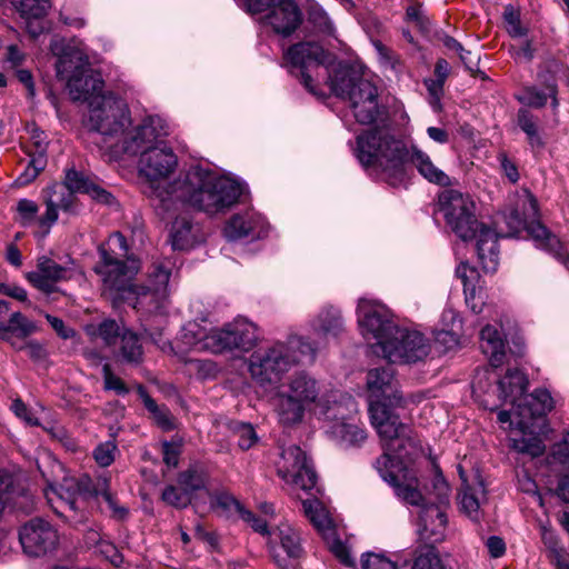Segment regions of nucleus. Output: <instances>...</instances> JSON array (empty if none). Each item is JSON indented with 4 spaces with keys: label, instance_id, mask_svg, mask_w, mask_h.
<instances>
[{
    "label": "nucleus",
    "instance_id": "obj_55",
    "mask_svg": "<svg viewBox=\"0 0 569 569\" xmlns=\"http://www.w3.org/2000/svg\"><path fill=\"white\" fill-rule=\"evenodd\" d=\"M503 19L506 29L512 38H522L527 34V28L521 26L519 13L513 7L509 6L505 9Z\"/></svg>",
    "mask_w": 569,
    "mask_h": 569
},
{
    "label": "nucleus",
    "instance_id": "obj_48",
    "mask_svg": "<svg viewBox=\"0 0 569 569\" xmlns=\"http://www.w3.org/2000/svg\"><path fill=\"white\" fill-rule=\"evenodd\" d=\"M412 569H445V566L436 548L425 546L417 549Z\"/></svg>",
    "mask_w": 569,
    "mask_h": 569
},
{
    "label": "nucleus",
    "instance_id": "obj_19",
    "mask_svg": "<svg viewBox=\"0 0 569 569\" xmlns=\"http://www.w3.org/2000/svg\"><path fill=\"white\" fill-rule=\"evenodd\" d=\"M50 51L58 58L56 63L57 77L62 81L73 78V74L81 76L89 68L87 56L81 50L66 44L63 39H52Z\"/></svg>",
    "mask_w": 569,
    "mask_h": 569
},
{
    "label": "nucleus",
    "instance_id": "obj_24",
    "mask_svg": "<svg viewBox=\"0 0 569 569\" xmlns=\"http://www.w3.org/2000/svg\"><path fill=\"white\" fill-rule=\"evenodd\" d=\"M267 223L262 216L253 210L232 216L227 222L223 232L229 240L242 238L258 239L266 233Z\"/></svg>",
    "mask_w": 569,
    "mask_h": 569
},
{
    "label": "nucleus",
    "instance_id": "obj_13",
    "mask_svg": "<svg viewBox=\"0 0 569 569\" xmlns=\"http://www.w3.org/2000/svg\"><path fill=\"white\" fill-rule=\"evenodd\" d=\"M358 325L363 338L373 341L372 352L376 353L381 342L397 328L390 311L382 305L368 299H360L357 307Z\"/></svg>",
    "mask_w": 569,
    "mask_h": 569
},
{
    "label": "nucleus",
    "instance_id": "obj_33",
    "mask_svg": "<svg viewBox=\"0 0 569 569\" xmlns=\"http://www.w3.org/2000/svg\"><path fill=\"white\" fill-rule=\"evenodd\" d=\"M480 347L489 358L492 367H499L503 362L505 335L495 325H487L480 331Z\"/></svg>",
    "mask_w": 569,
    "mask_h": 569
},
{
    "label": "nucleus",
    "instance_id": "obj_18",
    "mask_svg": "<svg viewBox=\"0 0 569 569\" xmlns=\"http://www.w3.org/2000/svg\"><path fill=\"white\" fill-rule=\"evenodd\" d=\"M49 196L46 198V211L38 220V230L34 236L39 239L47 237L57 222L59 214L58 210L61 209L66 212L74 211V193L73 190L66 188L62 184L56 183L48 188Z\"/></svg>",
    "mask_w": 569,
    "mask_h": 569
},
{
    "label": "nucleus",
    "instance_id": "obj_56",
    "mask_svg": "<svg viewBox=\"0 0 569 569\" xmlns=\"http://www.w3.org/2000/svg\"><path fill=\"white\" fill-rule=\"evenodd\" d=\"M117 450L114 441H106L96 447L93 458L100 467H109L114 461Z\"/></svg>",
    "mask_w": 569,
    "mask_h": 569
},
{
    "label": "nucleus",
    "instance_id": "obj_12",
    "mask_svg": "<svg viewBox=\"0 0 569 569\" xmlns=\"http://www.w3.org/2000/svg\"><path fill=\"white\" fill-rule=\"evenodd\" d=\"M429 339L416 329L397 326L381 342L375 355L391 363L411 365L423 361L430 353Z\"/></svg>",
    "mask_w": 569,
    "mask_h": 569
},
{
    "label": "nucleus",
    "instance_id": "obj_50",
    "mask_svg": "<svg viewBox=\"0 0 569 569\" xmlns=\"http://www.w3.org/2000/svg\"><path fill=\"white\" fill-rule=\"evenodd\" d=\"M518 124L521 130L527 134L528 140L532 147H541L542 140L538 133L536 120L528 110L521 109L518 112Z\"/></svg>",
    "mask_w": 569,
    "mask_h": 569
},
{
    "label": "nucleus",
    "instance_id": "obj_26",
    "mask_svg": "<svg viewBox=\"0 0 569 569\" xmlns=\"http://www.w3.org/2000/svg\"><path fill=\"white\" fill-rule=\"evenodd\" d=\"M212 337V328L206 329L198 323H188L183 327L182 332L179 337L178 343L174 347L176 351L179 353L176 355L179 360H184L187 351H208L209 348V338Z\"/></svg>",
    "mask_w": 569,
    "mask_h": 569
},
{
    "label": "nucleus",
    "instance_id": "obj_64",
    "mask_svg": "<svg viewBox=\"0 0 569 569\" xmlns=\"http://www.w3.org/2000/svg\"><path fill=\"white\" fill-rule=\"evenodd\" d=\"M330 550L343 565L355 567V560L351 558L350 551L343 542L338 539H332Z\"/></svg>",
    "mask_w": 569,
    "mask_h": 569
},
{
    "label": "nucleus",
    "instance_id": "obj_1",
    "mask_svg": "<svg viewBox=\"0 0 569 569\" xmlns=\"http://www.w3.org/2000/svg\"><path fill=\"white\" fill-rule=\"evenodd\" d=\"M141 148L124 154L138 156L139 171L149 182L147 191L158 216H166L176 200L188 202L207 214L224 212L239 201L244 187L238 180L219 174L200 164L190 167L171 183L161 184L178 166V158L163 139L170 133L169 123L160 116L149 121Z\"/></svg>",
    "mask_w": 569,
    "mask_h": 569
},
{
    "label": "nucleus",
    "instance_id": "obj_9",
    "mask_svg": "<svg viewBox=\"0 0 569 569\" xmlns=\"http://www.w3.org/2000/svg\"><path fill=\"white\" fill-rule=\"evenodd\" d=\"M317 348L308 338L289 335L284 341H276L254 350L247 366L251 379L260 387L278 383L293 367L305 361L312 362Z\"/></svg>",
    "mask_w": 569,
    "mask_h": 569
},
{
    "label": "nucleus",
    "instance_id": "obj_45",
    "mask_svg": "<svg viewBox=\"0 0 569 569\" xmlns=\"http://www.w3.org/2000/svg\"><path fill=\"white\" fill-rule=\"evenodd\" d=\"M122 329L114 320H104L98 326H88L87 333L92 338H100L107 346H114L121 338Z\"/></svg>",
    "mask_w": 569,
    "mask_h": 569
},
{
    "label": "nucleus",
    "instance_id": "obj_2",
    "mask_svg": "<svg viewBox=\"0 0 569 569\" xmlns=\"http://www.w3.org/2000/svg\"><path fill=\"white\" fill-rule=\"evenodd\" d=\"M439 207L447 224L461 240L477 239L478 258L487 272H495L499 264L498 238L513 237L522 230L538 248L560 257L561 243L540 223L537 199L527 189L518 191L511 207L497 216V230L478 221L477 204L469 194L445 190L439 196Z\"/></svg>",
    "mask_w": 569,
    "mask_h": 569
},
{
    "label": "nucleus",
    "instance_id": "obj_34",
    "mask_svg": "<svg viewBox=\"0 0 569 569\" xmlns=\"http://www.w3.org/2000/svg\"><path fill=\"white\" fill-rule=\"evenodd\" d=\"M14 11L24 20L27 30L33 37L40 33V30L32 28V21L44 18L52 8V0H10Z\"/></svg>",
    "mask_w": 569,
    "mask_h": 569
},
{
    "label": "nucleus",
    "instance_id": "obj_25",
    "mask_svg": "<svg viewBox=\"0 0 569 569\" xmlns=\"http://www.w3.org/2000/svg\"><path fill=\"white\" fill-rule=\"evenodd\" d=\"M447 515L445 508L428 503L419 511L417 532L421 540L430 543L440 542L445 538Z\"/></svg>",
    "mask_w": 569,
    "mask_h": 569
},
{
    "label": "nucleus",
    "instance_id": "obj_62",
    "mask_svg": "<svg viewBox=\"0 0 569 569\" xmlns=\"http://www.w3.org/2000/svg\"><path fill=\"white\" fill-rule=\"evenodd\" d=\"M11 410L13 413L29 426H40L39 420L34 417L31 410L20 400L12 401Z\"/></svg>",
    "mask_w": 569,
    "mask_h": 569
},
{
    "label": "nucleus",
    "instance_id": "obj_43",
    "mask_svg": "<svg viewBox=\"0 0 569 569\" xmlns=\"http://www.w3.org/2000/svg\"><path fill=\"white\" fill-rule=\"evenodd\" d=\"M541 540L548 550L550 561L556 566L557 569H569V561L566 558V552L559 545L557 533L549 527V525H540Z\"/></svg>",
    "mask_w": 569,
    "mask_h": 569
},
{
    "label": "nucleus",
    "instance_id": "obj_21",
    "mask_svg": "<svg viewBox=\"0 0 569 569\" xmlns=\"http://www.w3.org/2000/svg\"><path fill=\"white\" fill-rule=\"evenodd\" d=\"M556 401L547 389H536L532 393L525 396L521 403H518V426L522 429L531 428L532 423L538 425L553 408Z\"/></svg>",
    "mask_w": 569,
    "mask_h": 569
},
{
    "label": "nucleus",
    "instance_id": "obj_5",
    "mask_svg": "<svg viewBox=\"0 0 569 569\" xmlns=\"http://www.w3.org/2000/svg\"><path fill=\"white\" fill-rule=\"evenodd\" d=\"M270 401L277 421L283 427L300 425L307 413L321 420L346 416L356 409V400L350 395L323 391L321 382L305 371L280 385Z\"/></svg>",
    "mask_w": 569,
    "mask_h": 569
},
{
    "label": "nucleus",
    "instance_id": "obj_46",
    "mask_svg": "<svg viewBox=\"0 0 569 569\" xmlns=\"http://www.w3.org/2000/svg\"><path fill=\"white\" fill-rule=\"evenodd\" d=\"M139 395L144 407L152 415L153 420L160 428L163 430H171L174 428L173 417L167 407L158 406L142 388H139Z\"/></svg>",
    "mask_w": 569,
    "mask_h": 569
},
{
    "label": "nucleus",
    "instance_id": "obj_59",
    "mask_svg": "<svg viewBox=\"0 0 569 569\" xmlns=\"http://www.w3.org/2000/svg\"><path fill=\"white\" fill-rule=\"evenodd\" d=\"M234 431L238 436V445L243 450L250 449L258 441L256 430L249 423H239Z\"/></svg>",
    "mask_w": 569,
    "mask_h": 569
},
{
    "label": "nucleus",
    "instance_id": "obj_38",
    "mask_svg": "<svg viewBox=\"0 0 569 569\" xmlns=\"http://www.w3.org/2000/svg\"><path fill=\"white\" fill-rule=\"evenodd\" d=\"M303 512L313 527L326 539H331L335 536L332 520L318 499H306L302 501Z\"/></svg>",
    "mask_w": 569,
    "mask_h": 569
},
{
    "label": "nucleus",
    "instance_id": "obj_47",
    "mask_svg": "<svg viewBox=\"0 0 569 569\" xmlns=\"http://www.w3.org/2000/svg\"><path fill=\"white\" fill-rule=\"evenodd\" d=\"M38 204L30 199H20L16 207V221L24 228L36 226L34 232L38 230V220L41 216Z\"/></svg>",
    "mask_w": 569,
    "mask_h": 569
},
{
    "label": "nucleus",
    "instance_id": "obj_57",
    "mask_svg": "<svg viewBox=\"0 0 569 569\" xmlns=\"http://www.w3.org/2000/svg\"><path fill=\"white\" fill-rule=\"evenodd\" d=\"M432 493L436 497L437 502L435 506H441V508H446L449 503L450 496V487L441 472L437 471L435 478L432 480Z\"/></svg>",
    "mask_w": 569,
    "mask_h": 569
},
{
    "label": "nucleus",
    "instance_id": "obj_8",
    "mask_svg": "<svg viewBox=\"0 0 569 569\" xmlns=\"http://www.w3.org/2000/svg\"><path fill=\"white\" fill-rule=\"evenodd\" d=\"M367 398L370 422L379 435L381 443L391 445L398 440L399 446L410 441L411 428L401 422L391 410L401 405L402 396L390 368H376L367 375Z\"/></svg>",
    "mask_w": 569,
    "mask_h": 569
},
{
    "label": "nucleus",
    "instance_id": "obj_16",
    "mask_svg": "<svg viewBox=\"0 0 569 569\" xmlns=\"http://www.w3.org/2000/svg\"><path fill=\"white\" fill-rule=\"evenodd\" d=\"M176 206L162 219L173 217L169 230V239L173 250H189L203 240L201 229L198 223L192 221V217L184 209L186 206L191 207L188 202L176 200ZM193 208V206H192ZM194 209H197L194 207Z\"/></svg>",
    "mask_w": 569,
    "mask_h": 569
},
{
    "label": "nucleus",
    "instance_id": "obj_4",
    "mask_svg": "<svg viewBox=\"0 0 569 569\" xmlns=\"http://www.w3.org/2000/svg\"><path fill=\"white\" fill-rule=\"evenodd\" d=\"M100 261L94 271L100 276L104 287L121 298L129 300L137 311L162 313L167 309L169 279L171 274L167 262L153 263L144 283L132 287L131 280L139 270V262L128 257L127 240L120 232L112 233L99 246Z\"/></svg>",
    "mask_w": 569,
    "mask_h": 569
},
{
    "label": "nucleus",
    "instance_id": "obj_41",
    "mask_svg": "<svg viewBox=\"0 0 569 569\" xmlns=\"http://www.w3.org/2000/svg\"><path fill=\"white\" fill-rule=\"evenodd\" d=\"M539 425L532 423L531 428L522 429L518 426V431L521 433L520 437L512 436L510 438L512 448L521 453H527L531 457H539L545 451V445L542 440L536 435V429Z\"/></svg>",
    "mask_w": 569,
    "mask_h": 569
},
{
    "label": "nucleus",
    "instance_id": "obj_30",
    "mask_svg": "<svg viewBox=\"0 0 569 569\" xmlns=\"http://www.w3.org/2000/svg\"><path fill=\"white\" fill-rule=\"evenodd\" d=\"M312 332L321 338H338L345 331V321L339 309L322 308L309 322Z\"/></svg>",
    "mask_w": 569,
    "mask_h": 569
},
{
    "label": "nucleus",
    "instance_id": "obj_22",
    "mask_svg": "<svg viewBox=\"0 0 569 569\" xmlns=\"http://www.w3.org/2000/svg\"><path fill=\"white\" fill-rule=\"evenodd\" d=\"M263 17V22L283 37L290 36L301 22V13L292 0H277Z\"/></svg>",
    "mask_w": 569,
    "mask_h": 569
},
{
    "label": "nucleus",
    "instance_id": "obj_6",
    "mask_svg": "<svg viewBox=\"0 0 569 569\" xmlns=\"http://www.w3.org/2000/svg\"><path fill=\"white\" fill-rule=\"evenodd\" d=\"M353 153L365 168L380 169L390 177L401 176L409 160L430 183H451L449 176L433 163L428 153L415 146L409 152L405 142L386 129L370 130L358 136Z\"/></svg>",
    "mask_w": 569,
    "mask_h": 569
},
{
    "label": "nucleus",
    "instance_id": "obj_54",
    "mask_svg": "<svg viewBox=\"0 0 569 569\" xmlns=\"http://www.w3.org/2000/svg\"><path fill=\"white\" fill-rule=\"evenodd\" d=\"M210 503L212 509H221L226 513H230L234 510L240 515L241 509H243L240 502L228 492H220L211 496Z\"/></svg>",
    "mask_w": 569,
    "mask_h": 569
},
{
    "label": "nucleus",
    "instance_id": "obj_61",
    "mask_svg": "<svg viewBox=\"0 0 569 569\" xmlns=\"http://www.w3.org/2000/svg\"><path fill=\"white\" fill-rule=\"evenodd\" d=\"M240 517L244 522L250 525L254 531L268 536L271 539L272 531L268 529L266 520L256 517L251 511L244 508L241 509Z\"/></svg>",
    "mask_w": 569,
    "mask_h": 569
},
{
    "label": "nucleus",
    "instance_id": "obj_17",
    "mask_svg": "<svg viewBox=\"0 0 569 569\" xmlns=\"http://www.w3.org/2000/svg\"><path fill=\"white\" fill-rule=\"evenodd\" d=\"M19 541L26 555L41 557L56 549L59 536L48 521L36 518L20 528Z\"/></svg>",
    "mask_w": 569,
    "mask_h": 569
},
{
    "label": "nucleus",
    "instance_id": "obj_49",
    "mask_svg": "<svg viewBox=\"0 0 569 569\" xmlns=\"http://www.w3.org/2000/svg\"><path fill=\"white\" fill-rule=\"evenodd\" d=\"M181 488L192 498L196 491L206 489V477L202 472L189 469L178 477Z\"/></svg>",
    "mask_w": 569,
    "mask_h": 569
},
{
    "label": "nucleus",
    "instance_id": "obj_37",
    "mask_svg": "<svg viewBox=\"0 0 569 569\" xmlns=\"http://www.w3.org/2000/svg\"><path fill=\"white\" fill-rule=\"evenodd\" d=\"M539 80L546 86L545 90H540L536 87L528 88L519 97V100L529 107L541 108L547 103L548 98L552 99V106L556 108L558 104L557 100V82L551 74H539Z\"/></svg>",
    "mask_w": 569,
    "mask_h": 569
},
{
    "label": "nucleus",
    "instance_id": "obj_40",
    "mask_svg": "<svg viewBox=\"0 0 569 569\" xmlns=\"http://www.w3.org/2000/svg\"><path fill=\"white\" fill-rule=\"evenodd\" d=\"M485 499L486 491L481 482L475 487L466 485L459 495L460 508L471 520L479 521L482 515L480 506Z\"/></svg>",
    "mask_w": 569,
    "mask_h": 569
},
{
    "label": "nucleus",
    "instance_id": "obj_31",
    "mask_svg": "<svg viewBox=\"0 0 569 569\" xmlns=\"http://www.w3.org/2000/svg\"><path fill=\"white\" fill-rule=\"evenodd\" d=\"M456 273L461 279L466 303L475 313L481 312L483 300L478 270L468 262H461L457 267Z\"/></svg>",
    "mask_w": 569,
    "mask_h": 569
},
{
    "label": "nucleus",
    "instance_id": "obj_29",
    "mask_svg": "<svg viewBox=\"0 0 569 569\" xmlns=\"http://www.w3.org/2000/svg\"><path fill=\"white\" fill-rule=\"evenodd\" d=\"M142 316V327L149 340L154 343L162 352L168 355H178L174 346L164 337L163 330L167 323L166 313L153 310L152 312L139 311Z\"/></svg>",
    "mask_w": 569,
    "mask_h": 569
},
{
    "label": "nucleus",
    "instance_id": "obj_60",
    "mask_svg": "<svg viewBox=\"0 0 569 569\" xmlns=\"http://www.w3.org/2000/svg\"><path fill=\"white\" fill-rule=\"evenodd\" d=\"M102 375L106 390H112L120 396L127 395L129 392V389L126 387L124 382L112 373L109 363L103 365Z\"/></svg>",
    "mask_w": 569,
    "mask_h": 569
},
{
    "label": "nucleus",
    "instance_id": "obj_63",
    "mask_svg": "<svg viewBox=\"0 0 569 569\" xmlns=\"http://www.w3.org/2000/svg\"><path fill=\"white\" fill-rule=\"evenodd\" d=\"M27 54L21 51L16 44H10L6 48L4 62L12 69L20 68L26 61Z\"/></svg>",
    "mask_w": 569,
    "mask_h": 569
},
{
    "label": "nucleus",
    "instance_id": "obj_42",
    "mask_svg": "<svg viewBox=\"0 0 569 569\" xmlns=\"http://www.w3.org/2000/svg\"><path fill=\"white\" fill-rule=\"evenodd\" d=\"M270 542H279L289 558H298L301 555L300 536L287 522L272 530Z\"/></svg>",
    "mask_w": 569,
    "mask_h": 569
},
{
    "label": "nucleus",
    "instance_id": "obj_3",
    "mask_svg": "<svg viewBox=\"0 0 569 569\" xmlns=\"http://www.w3.org/2000/svg\"><path fill=\"white\" fill-rule=\"evenodd\" d=\"M284 58L290 63V72L300 78L305 88L313 96L325 94L319 89L327 83L332 93L348 100L355 119L361 124H370L378 118V90L368 80L353 77L347 69H338L335 76L327 67L330 54L316 42H300L290 47Z\"/></svg>",
    "mask_w": 569,
    "mask_h": 569
},
{
    "label": "nucleus",
    "instance_id": "obj_14",
    "mask_svg": "<svg viewBox=\"0 0 569 569\" xmlns=\"http://www.w3.org/2000/svg\"><path fill=\"white\" fill-rule=\"evenodd\" d=\"M258 339L256 326L243 318L226 323L222 328H212L209 348L212 353L238 350L248 352Z\"/></svg>",
    "mask_w": 569,
    "mask_h": 569
},
{
    "label": "nucleus",
    "instance_id": "obj_44",
    "mask_svg": "<svg viewBox=\"0 0 569 569\" xmlns=\"http://www.w3.org/2000/svg\"><path fill=\"white\" fill-rule=\"evenodd\" d=\"M119 342V356L122 361L128 363H139L142 361L143 350L142 346L139 343L137 333L126 329Z\"/></svg>",
    "mask_w": 569,
    "mask_h": 569
},
{
    "label": "nucleus",
    "instance_id": "obj_58",
    "mask_svg": "<svg viewBox=\"0 0 569 569\" xmlns=\"http://www.w3.org/2000/svg\"><path fill=\"white\" fill-rule=\"evenodd\" d=\"M162 500L177 508H186L191 502V497L182 489L168 486L162 492Z\"/></svg>",
    "mask_w": 569,
    "mask_h": 569
},
{
    "label": "nucleus",
    "instance_id": "obj_20",
    "mask_svg": "<svg viewBox=\"0 0 569 569\" xmlns=\"http://www.w3.org/2000/svg\"><path fill=\"white\" fill-rule=\"evenodd\" d=\"M358 413V405L355 411L341 417L322 418L327 422L326 432L335 441L345 448L360 447L367 439L366 430L353 422Z\"/></svg>",
    "mask_w": 569,
    "mask_h": 569
},
{
    "label": "nucleus",
    "instance_id": "obj_53",
    "mask_svg": "<svg viewBox=\"0 0 569 569\" xmlns=\"http://www.w3.org/2000/svg\"><path fill=\"white\" fill-rule=\"evenodd\" d=\"M181 361L188 366L190 373L197 375L200 379H207L217 373V366L211 360L186 358Z\"/></svg>",
    "mask_w": 569,
    "mask_h": 569
},
{
    "label": "nucleus",
    "instance_id": "obj_23",
    "mask_svg": "<svg viewBox=\"0 0 569 569\" xmlns=\"http://www.w3.org/2000/svg\"><path fill=\"white\" fill-rule=\"evenodd\" d=\"M71 277V270L58 264L48 257H40L37 270L26 274L27 280L40 291L51 293L56 290V283Z\"/></svg>",
    "mask_w": 569,
    "mask_h": 569
},
{
    "label": "nucleus",
    "instance_id": "obj_35",
    "mask_svg": "<svg viewBox=\"0 0 569 569\" xmlns=\"http://www.w3.org/2000/svg\"><path fill=\"white\" fill-rule=\"evenodd\" d=\"M461 319L456 310L451 308L445 309L439 327L433 331L436 341L442 343L447 349H451L459 343Z\"/></svg>",
    "mask_w": 569,
    "mask_h": 569
},
{
    "label": "nucleus",
    "instance_id": "obj_39",
    "mask_svg": "<svg viewBox=\"0 0 569 569\" xmlns=\"http://www.w3.org/2000/svg\"><path fill=\"white\" fill-rule=\"evenodd\" d=\"M307 22L312 30L326 37L336 38V26L328 12L315 0L306 4Z\"/></svg>",
    "mask_w": 569,
    "mask_h": 569
},
{
    "label": "nucleus",
    "instance_id": "obj_28",
    "mask_svg": "<svg viewBox=\"0 0 569 569\" xmlns=\"http://www.w3.org/2000/svg\"><path fill=\"white\" fill-rule=\"evenodd\" d=\"M69 94L73 100H88L94 97H101L99 93L103 89V80L98 72L89 68L80 74H73V78L66 81Z\"/></svg>",
    "mask_w": 569,
    "mask_h": 569
},
{
    "label": "nucleus",
    "instance_id": "obj_7",
    "mask_svg": "<svg viewBox=\"0 0 569 569\" xmlns=\"http://www.w3.org/2000/svg\"><path fill=\"white\" fill-rule=\"evenodd\" d=\"M89 113L84 126L97 133L99 149L110 159H119L127 151H136L146 141L144 131L150 127L149 121L159 116H147L133 124L127 102L112 94L94 97L89 101Z\"/></svg>",
    "mask_w": 569,
    "mask_h": 569
},
{
    "label": "nucleus",
    "instance_id": "obj_27",
    "mask_svg": "<svg viewBox=\"0 0 569 569\" xmlns=\"http://www.w3.org/2000/svg\"><path fill=\"white\" fill-rule=\"evenodd\" d=\"M37 330L36 322L21 312H12L0 330V338L9 342L14 349L23 350V341Z\"/></svg>",
    "mask_w": 569,
    "mask_h": 569
},
{
    "label": "nucleus",
    "instance_id": "obj_15",
    "mask_svg": "<svg viewBox=\"0 0 569 569\" xmlns=\"http://www.w3.org/2000/svg\"><path fill=\"white\" fill-rule=\"evenodd\" d=\"M278 475L296 488L309 491L316 487L317 475L300 447L291 445L282 449L277 461Z\"/></svg>",
    "mask_w": 569,
    "mask_h": 569
},
{
    "label": "nucleus",
    "instance_id": "obj_51",
    "mask_svg": "<svg viewBox=\"0 0 569 569\" xmlns=\"http://www.w3.org/2000/svg\"><path fill=\"white\" fill-rule=\"evenodd\" d=\"M46 163V151H36L31 156V160L26 170L18 177V182L20 184H27L33 181L44 169Z\"/></svg>",
    "mask_w": 569,
    "mask_h": 569
},
{
    "label": "nucleus",
    "instance_id": "obj_11",
    "mask_svg": "<svg viewBox=\"0 0 569 569\" xmlns=\"http://www.w3.org/2000/svg\"><path fill=\"white\" fill-rule=\"evenodd\" d=\"M381 445L383 455L376 461L381 478L395 488L398 498L421 509L425 499L418 490V480L415 476H409L405 468V460L410 455L408 448L413 446L412 439L403 446H399L398 440H392L390 446Z\"/></svg>",
    "mask_w": 569,
    "mask_h": 569
},
{
    "label": "nucleus",
    "instance_id": "obj_32",
    "mask_svg": "<svg viewBox=\"0 0 569 569\" xmlns=\"http://www.w3.org/2000/svg\"><path fill=\"white\" fill-rule=\"evenodd\" d=\"M527 387L528 379L525 373L518 369L508 370L498 381L499 398L518 407V403L522 402Z\"/></svg>",
    "mask_w": 569,
    "mask_h": 569
},
{
    "label": "nucleus",
    "instance_id": "obj_52",
    "mask_svg": "<svg viewBox=\"0 0 569 569\" xmlns=\"http://www.w3.org/2000/svg\"><path fill=\"white\" fill-rule=\"evenodd\" d=\"M362 569H398L396 561L382 552H366L361 557Z\"/></svg>",
    "mask_w": 569,
    "mask_h": 569
},
{
    "label": "nucleus",
    "instance_id": "obj_10",
    "mask_svg": "<svg viewBox=\"0 0 569 569\" xmlns=\"http://www.w3.org/2000/svg\"><path fill=\"white\" fill-rule=\"evenodd\" d=\"M44 497L52 510L68 520L76 519L81 498L101 497L111 515L118 519L124 518L128 512L126 508L118 505L111 493L110 480L107 477H99L93 482L87 475L64 476L58 486L48 485Z\"/></svg>",
    "mask_w": 569,
    "mask_h": 569
},
{
    "label": "nucleus",
    "instance_id": "obj_36",
    "mask_svg": "<svg viewBox=\"0 0 569 569\" xmlns=\"http://www.w3.org/2000/svg\"><path fill=\"white\" fill-rule=\"evenodd\" d=\"M61 184L76 192L87 193L92 199L102 203L110 204L113 201L111 193L97 186L76 170L67 171L64 182Z\"/></svg>",
    "mask_w": 569,
    "mask_h": 569
}]
</instances>
